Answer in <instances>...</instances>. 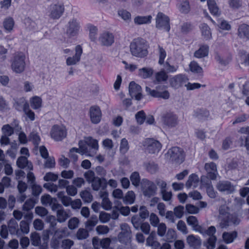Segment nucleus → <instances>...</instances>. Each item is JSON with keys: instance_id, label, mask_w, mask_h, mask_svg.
I'll list each match as a JSON object with an SVG mask.
<instances>
[{"instance_id": "f257e3e1", "label": "nucleus", "mask_w": 249, "mask_h": 249, "mask_svg": "<svg viewBox=\"0 0 249 249\" xmlns=\"http://www.w3.org/2000/svg\"><path fill=\"white\" fill-rule=\"evenodd\" d=\"M130 51L131 54L139 58H143L148 54L147 45L146 41L141 38L133 39L130 44Z\"/></svg>"}, {"instance_id": "f03ea898", "label": "nucleus", "mask_w": 249, "mask_h": 249, "mask_svg": "<svg viewBox=\"0 0 249 249\" xmlns=\"http://www.w3.org/2000/svg\"><path fill=\"white\" fill-rule=\"evenodd\" d=\"M25 56L21 53H16L12 61L11 68L16 73H22L25 69Z\"/></svg>"}, {"instance_id": "7ed1b4c3", "label": "nucleus", "mask_w": 249, "mask_h": 249, "mask_svg": "<svg viewBox=\"0 0 249 249\" xmlns=\"http://www.w3.org/2000/svg\"><path fill=\"white\" fill-rule=\"evenodd\" d=\"M155 27L160 30L167 32L170 30V18L165 14L159 12L155 16Z\"/></svg>"}, {"instance_id": "20e7f679", "label": "nucleus", "mask_w": 249, "mask_h": 249, "mask_svg": "<svg viewBox=\"0 0 249 249\" xmlns=\"http://www.w3.org/2000/svg\"><path fill=\"white\" fill-rule=\"evenodd\" d=\"M81 143L86 148L87 153L86 156L89 157L94 156L98 149V143L97 140L93 139L91 137L84 138L81 140Z\"/></svg>"}, {"instance_id": "39448f33", "label": "nucleus", "mask_w": 249, "mask_h": 249, "mask_svg": "<svg viewBox=\"0 0 249 249\" xmlns=\"http://www.w3.org/2000/svg\"><path fill=\"white\" fill-rule=\"evenodd\" d=\"M167 155L170 160L177 164H180L185 159L184 151L178 147H173L168 150Z\"/></svg>"}, {"instance_id": "423d86ee", "label": "nucleus", "mask_w": 249, "mask_h": 249, "mask_svg": "<svg viewBox=\"0 0 249 249\" xmlns=\"http://www.w3.org/2000/svg\"><path fill=\"white\" fill-rule=\"evenodd\" d=\"M166 89L165 86H159L157 87L155 89H151L148 87H146L145 91L148 95L153 97L167 100L170 97V93Z\"/></svg>"}, {"instance_id": "0eeeda50", "label": "nucleus", "mask_w": 249, "mask_h": 249, "mask_svg": "<svg viewBox=\"0 0 249 249\" xmlns=\"http://www.w3.org/2000/svg\"><path fill=\"white\" fill-rule=\"evenodd\" d=\"M65 11L64 4L61 2L53 3L50 6L49 17L53 19L59 18Z\"/></svg>"}, {"instance_id": "6e6552de", "label": "nucleus", "mask_w": 249, "mask_h": 249, "mask_svg": "<svg viewBox=\"0 0 249 249\" xmlns=\"http://www.w3.org/2000/svg\"><path fill=\"white\" fill-rule=\"evenodd\" d=\"M51 137L56 141H60L67 136V129L63 125H54L51 130Z\"/></svg>"}, {"instance_id": "1a4fd4ad", "label": "nucleus", "mask_w": 249, "mask_h": 249, "mask_svg": "<svg viewBox=\"0 0 249 249\" xmlns=\"http://www.w3.org/2000/svg\"><path fill=\"white\" fill-rule=\"evenodd\" d=\"M144 146L148 153L156 154L160 150L162 145L158 141L153 139H147L144 142Z\"/></svg>"}, {"instance_id": "9d476101", "label": "nucleus", "mask_w": 249, "mask_h": 249, "mask_svg": "<svg viewBox=\"0 0 249 249\" xmlns=\"http://www.w3.org/2000/svg\"><path fill=\"white\" fill-rule=\"evenodd\" d=\"M188 78L185 75L179 74L170 78L169 83L170 86L177 89L187 83Z\"/></svg>"}, {"instance_id": "9b49d317", "label": "nucleus", "mask_w": 249, "mask_h": 249, "mask_svg": "<svg viewBox=\"0 0 249 249\" xmlns=\"http://www.w3.org/2000/svg\"><path fill=\"white\" fill-rule=\"evenodd\" d=\"M98 41L102 46H110L114 42V36L109 31H104L100 34Z\"/></svg>"}, {"instance_id": "f8f14e48", "label": "nucleus", "mask_w": 249, "mask_h": 249, "mask_svg": "<svg viewBox=\"0 0 249 249\" xmlns=\"http://www.w3.org/2000/svg\"><path fill=\"white\" fill-rule=\"evenodd\" d=\"M163 123L168 127H174L178 124L177 116L171 112H166L161 117Z\"/></svg>"}, {"instance_id": "ddd939ff", "label": "nucleus", "mask_w": 249, "mask_h": 249, "mask_svg": "<svg viewBox=\"0 0 249 249\" xmlns=\"http://www.w3.org/2000/svg\"><path fill=\"white\" fill-rule=\"evenodd\" d=\"M80 28L79 22L76 19L72 18L68 23L66 34L69 36H74L78 34Z\"/></svg>"}, {"instance_id": "4468645a", "label": "nucleus", "mask_w": 249, "mask_h": 249, "mask_svg": "<svg viewBox=\"0 0 249 249\" xmlns=\"http://www.w3.org/2000/svg\"><path fill=\"white\" fill-rule=\"evenodd\" d=\"M75 52L74 55L69 56L66 59V64L68 66L75 65L80 61L82 53V47L80 45L76 46Z\"/></svg>"}, {"instance_id": "2eb2a0df", "label": "nucleus", "mask_w": 249, "mask_h": 249, "mask_svg": "<svg viewBox=\"0 0 249 249\" xmlns=\"http://www.w3.org/2000/svg\"><path fill=\"white\" fill-rule=\"evenodd\" d=\"M228 207L226 206H221L219 208V215L218 220L220 221L219 225L221 228H224L228 226L229 214L228 212Z\"/></svg>"}, {"instance_id": "dca6fc26", "label": "nucleus", "mask_w": 249, "mask_h": 249, "mask_svg": "<svg viewBox=\"0 0 249 249\" xmlns=\"http://www.w3.org/2000/svg\"><path fill=\"white\" fill-rule=\"evenodd\" d=\"M142 88L135 82L132 81L129 85V92L132 97H134L136 100H140L142 97Z\"/></svg>"}, {"instance_id": "f3484780", "label": "nucleus", "mask_w": 249, "mask_h": 249, "mask_svg": "<svg viewBox=\"0 0 249 249\" xmlns=\"http://www.w3.org/2000/svg\"><path fill=\"white\" fill-rule=\"evenodd\" d=\"M89 115L92 123L97 124L100 122L102 117V112L98 106H91L89 109Z\"/></svg>"}, {"instance_id": "a211bd4d", "label": "nucleus", "mask_w": 249, "mask_h": 249, "mask_svg": "<svg viewBox=\"0 0 249 249\" xmlns=\"http://www.w3.org/2000/svg\"><path fill=\"white\" fill-rule=\"evenodd\" d=\"M157 188L155 184L149 180H146L144 182V186L143 188V194L144 196L150 197L154 196L157 192Z\"/></svg>"}, {"instance_id": "6ab92c4d", "label": "nucleus", "mask_w": 249, "mask_h": 249, "mask_svg": "<svg viewBox=\"0 0 249 249\" xmlns=\"http://www.w3.org/2000/svg\"><path fill=\"white\" fill-rule=\"evenodd\" d=\"M122 231L118 234V239L121 242L128 241L130 238L131 231L129 226L124 223L120 225Z\"/></svg>"}, {"instance_id": "aec40b11", "label": "nucleus", "mask_w": 249, "mask_h": 249, "mask_svg": "<svg viewBox=\"0 0 249 249\" xmlns=\"http://www.w3.org/2000/svg\"><path fill=\"white\" fill-rule=\"evenodd\" d=\"M216 189L221 192L231 193L234 190L233 186L228 181L222 180L217 182L216 185Z\"/></svg>"}, {"instance_id": "412c9836", "label": "nucleus", "mask_w": 249, "mask_h": 249, "mask_svg": "<svg viewBox=\"0 0 249 249\" xmlns=\"http://www.w3.org/2000/svg\"><path fill=\"white\" fill-rule=\"evenodd\" d=\"M92 189L95 191H99L101 188L104 190L107 186V180L104 178L96 177L91 183Z\"/></svg>"}, {"instance_id": "4be33fe9", "label": "nucleus", "mask_w": 249, "mask_h": 249, "mask_svg": "<svg viewBox=\"0 0 249 249\" xmlns=\"http://www.w3.org/2000/svg\"><path fill=\"white\" fill-rule=\"evenodd\" d=\"M205 169L207 173V175L211 179H216L218 173L215 163L213 162L207 163L205 165Z\"/></svg>"}, {"instance_id": "5701e85b", "label": "nucleus", "mask_w": 249, "mask_h": 249, "mask_svg": "<svg viewBox=\"0 0 249 249\" xmlns=\"http://www.w3.org/2000/svg\"><path fill=\"white\" fill-rule=\"evenodd\" d=\"M99 196L102 199L101 205L103 208L107 211L110 210L112 208V203L108 197V193L104 190L101 191L99 193Z\"/></svg>"}, {"instance_id": "b1692460", "label": "nucleus", "mask_w": 249, "mask_h": 249, "mask_svg": "<svg viewBox=\"0 0 249 249\" xmlns=\"http://www.w3.org/2000/svg\"><path fill=\"white\" fill-rule=\"evenodd\" d=\"M154 71L152 67H144L140 68L138 71V75L143 79L150 78L154 74Z\"/></svg>"}, {"instance_id": "393cba45", "label": "nucleus", "mask_w": 249, "mask_h": 249, "mask_svg": "<svg viewBox=\"0 0 249 249\" xmlns=\"http://www.w3.org/2000/svg\"><path fill=\"white\" fill-rule=\"evenodd\" d=\"M7 227L9 232L12 235H16L18 236L20 235V232L18 228V222L14 218L10 219L7 223Z\"/></svg>"}, {"instance_id": "a878e982", "label": "nucleus", "mask_w": 249, "mask_h": 249, "mask_svg": "<svg viewBox=\"0 0 249 249\" xmlns=\"http://www.w3.org/2000/svg\"><path fill=\"white\" fill-rule=\"evenodd\" d=\"M186 221L194 231L199 232H203V228L199 225L198 221L196 216H188L186 219Z\"/></svg>"}, {"instance_id": "bb28decb", "label": "nucleus", "mask_w": 249, "mask_h": 249, "mask_svg": "<svg viewBox=\"0 0 249 249\" xmlns=\"http://www.w3.org/2000/svg\"><path fill=\"white\" fill-rule=\"evenodd\" d=\"M187 244L194 249H198L201 246L202 242L200 238L194 235H189L186 238Z\"/></svg>"}, {"instance_id": "cd10ccee", "label": "nucleus", "mask_w": 249, "mask_h": 249, "mask_svg": "<svg viewBox=\"0 0 249 249\" xmlns=\"http://www.w3.org/2000/svg\"><path fill=\"white\" fill-rule=\"evenodd\" d=\"M152 17L148 16H137L133 19L134 23L136 25L148 24L151 22Z\"/></svg>"}, {"instance_id": "c85d7f7f", "label": "nucleus", "mask_w": 249, "mask_h": 249, "mask_svg": "<svg viewBox=\"0 0 249 249\" xmlns=\"http://www.w3.org/2000/svg\"><path fill=\"white\" fill-rule=\"evenodd\" d=\"M238 36L243 39L249 40V25L243 24L238 29Z\"/></svg>"}, {"instance_id": "c756f323", "label": "nucleus", "mask_w": 249, "mask_h": 249, "mask_svg": "<svg viewBox=\"0 0 249 249\" xmlns=\"http://www.w3.org/2000/svg\"><path fill=\"white\" fill-rule=\"evenodd\" d=\"M199 182V178L197 175L192 174L190 175L187 180L185 185L188 189L191 188H195L198 185Z\"/></svg>"}, {"instance_id": "7c9ffc66", "label": "nucleus", "mask_w": 249, "mask_h": 249, "mask_svg": "<svg viewBox=\"0 0 249 249\" xmlns=\"http://www.w3.org/2000/svg\"><path fill=\"white\" fill-rule=\"evenodd\" d=\"M237 237V232L235 231L231 232L225 231L222 234V240L227 244L232 243Z\"/></svg>"}, {"instance_id": "2f4dec72", "label": "nucleus", "mask_w": 249, "mask_h": 249, "mask_svg": "<svg viewBox=\"0 0 249 249\" xmlns=\"http://www.w3.org/2000/svg\"><path fill=\"white\" fill-rule=\"evenodd\" d=\"M209 47L208 45H202L194 53V56L197 58H201L208 55Z\"/></svg>"}, {"instance_id": "473e14b6", "label": "nucleus", "mask_w": 249, "mask_h": 249, "mask_svg": "<svg viewBox=\"0 0 249 249\" xmlns=\"http://www.w3.org/2000/svg\"><path fill=\"white\" fill-rule=\"evenodd\" d=\"M17 166L21 169L27 167V168L30 170L33 168L32 163L29 161L26 157L21 156L19 157L17 161Z\"/></svg>"}, {"instance_id": "72a5a7b5", "label": "nucleus", "mask_w": 249, "mask_h": 249, "mask_svg": "<svg viewBox=\"0 0 249 249\" xmlns=\"http://www.w3.org/2000/svg\"><path fill=\"white\" fill-rule=\"evenodd\" d=\"M201 36L205 40H210L212 37V32L210 28L206 24L202 23L200 25Z\"/></svg>"}, {"instance_id": "f704fd0d", "label": "nucleus", "mask_w": 249, "mask_h": 249, "mask_svg": "<svg viewBox=\"0 0 249 249\" xmlns=\"http://www.w3.org/2000/svg\"><path fill=\"white\" fill-rule=\"evenodd\" d=\"M70 216L69 213L63 208L58 209L56 212L57 221L59 223L65 222Z\"/></svg>"}, {"instance_id": "c9c22d12", "label": "nucleus", "mask_w": 249, "mask_h": 249, "mask_svg": "<svg viewBox=\"0 0 249 249\" xmlns=\"http://www.w3.org/2000/svg\"><path fill=\"white\" fill-rule=\"evenodd\" d=\"M145 169L151 174H155L159 170L158 164L154 161H147L143 163Z\"/></svg>"}, {"instance_id": "e433bc0d", "label": "nucleus", "mask_w": 249, "mask_h": 249, "mask_svg": "<svg viewBox=\"0 0 249 249\" xmlns=\"http://www.w3.org/2000/svg\"><path fill=\"white\" fill-rule=\"evenodd\" d=\"M207 4L211 14L216 16L220 15V12L215 0H208Z\"/></svg>"}, {"instance_id": "4c0bfd02", "label": "nucleus", "mask_w": 249, "mask_h": 249, "mask_svg": "<svg viewBox=\"0 0 249 249\" xmlns=\"http://www.w3.org/2000/svg\"><path fill=\"white\" fill-rule=\"evenodd\" d=\"M117 15L123 20L126 22H129L131 20V14L126 9H119L117 11Z\"/></svg>"}, {"instance_id": "58836bf2", "label": "nucleus", "mask_w": 249, "mask_h": 249, "mask_svg": "<svg viewBox=\"0 0 249 249\" xmlns=\"http://www.w3.org/2000/svg\"><path fill=\"white\" fill-rule=\"evenodd\" d=\"M156 234L154 231H152L146 240V245L148 246L157 247L160 243L156 240Z\"/></svg>"}, {"instance_id": "ea45409f", "label": "nucleus", "mask_w": 249, "mask_h": 249, "mask_svg": "<svg viewBox=\"0 0 249 249\" xmlns=\"http://www.w3.org/2000/svg\"><path fill=\"white\" fill-rule=\"evenodd\" d=\"M155 78L158 83H161L166 82L168 79V75L167 72L162 69L155 73Z\"/></svg>"}, {"instance_id": "a19ab883", "label": "nucleus", "mask_w": 249, "mask_h": 249, "mask_svg": "<svg viewBox=\"0 0 249 249\" xmlns=\"http://www.w3.org/2000/svg\"><path fill=\"white\" fill-rule=\"evenodd\" d=\"M218 31L220 33L223 34L225 31H229L231 29V25L226 20H220L218 24Z\"/></svg>"}, {"instance_id": "79ce46f5", "label": "nucleus", "mask_w": 249, "mask_h": 249, "mask_svg": "<svg viewBox=\"0 0 249 249\" xmlns=\"http://www.w3.org/2000/svg\"><path fill=\"white\" fill-rule=\"evenodd\" d=\"M30 102L31 107L34 109L40 108L42 106V99L37 96H34L30 99Z\"/></svg>"}, {"instance_id": "37998d69", "label": "nucleus", "mask_w": 249, "mask_h": 249, "mask_svg": "<svg viewBox=\"0 0 249 249\" xmlns=\"http://www.w3.org/2000/svg\"><path fill=\"white\" fill-rule=\"evenodd\" d=\"M29 105L25 98H20L15 101L14 107L17 110H20L23 108L24 110L28 107Z\"/></svg>"}, {"instance_id": "c03bdc74", "label": "nucleus", "mask_w": 249, "mask_h": 249, "mask_svg": "<svg viewBox=\"0 0 249 249\" xmlns=\"http://www.w3.org/2000/svg\"><path fill=\"white\" fill-rule=\"evenodd\" d=\"M123 199L124 202L126 204H133L135 199L134 193L132 191H128Z\"/></svg>"}, {"instance_id": "a18cd8bd", "label": "nucleus", "mask_w": 249, "mask_h": 249, "mask_svg": "<svg viewBox=\"0 0 249 249\" xmlns=\"http://www.w3.org/2000/svg\"><path fill=\"white\" fill-rule=\"evenodd\" d=\"M217 241L216 236H211L204 243V245L208 249H214Z\"/></svg>"}, {"instance_id": "49530a36", "label": "nucleus", "mask_w": 249, "mask_h": 249, "mask_svg": "<svg viewBox=\"0 0 249 249\" xmlns=\"http://www.w3.org/2000/svg\"><path fill=\"white\" fill-rule=\"evenodd\" d=\"M89 232L87 229L84 228L79 229L75 234L78 240H81L87 239L89 237Z\"/></svg>"}, {"instance_id": "de8ad7c7", "label": "nucleus", "mask_w": 249, "mask_h": 249, "mask_svg": "<svg viewBox=\"0 0 249 249\" xmlns=\"http://www.w3.org/2000/svg\"><path fill=\"white\" fill-rule=\"evenodd\" d=\"M98 222L97 217L95 215L92 216L85 223V227L86 228L91 230L92 228L96 226Z\"/></svg>"}, {"instance_id": "09e8293b", "label": "nucleus", "mask_w": 249, "mask_h": 249, "mask_svg": "<svg viewBox=\"0 0 249 249\" xmlns=\"http://www.w3.org/2000/svg\"><path fill=\"white\" fill-rule=\"evenodd\" d=\"M214 58L216 60L219 62V63L223 66L228 65L231 61L230 58L223 57L217 53H215Z\"/></svg>"}, {"instance_id": "8fccbe9b", "label": "nucleus", "mask_w": 249, "mask_h": 249, "mask_svg": "<svg viewBox=\"0 0 249 249\" xmlns=\"http://www.w3.org/2000/svg\"><path fill=\"white\" fill-rule=\"evenodd\" d=\"M179 11L183 14H188L190 11V6L188 0L182 1L179 7Z\"/></svg>"}, {"instance_id": "3c124183", "label": "nucleus", "mask_w": 249, "mask_h": 249, "mask_svg": "<svg viewBox=\"0 0 249 249\" xmlns=\"http://www.w3.org/2000/svg\"><path fill=\"white\" fill-rule=\"evenodd\" d=\"M80 221L78 218L73 217L69 219L68 222V227L71 230H74L78 228Z\"/></svg>"}, {"instance_id": "603ef678", "label": "nucleus", "mask_w": 249, "mask_h": 249, "mask_svg": "<svg viewBox=\"0 0 249 249\" xmlns=\"http://www.w3.org/2000/svg\"><path fill=\"white\" fill-rule=\"evenodd\" d=\"M229 6L232 9L237 10L242 7L241 0H228Z\"/></svg>"}, {"instance_id": "864d4df0", "label": "nucleus", "mask_w": 249, "mask_h": 249, "mask_svg": "<svg viewBox=\"0 0 249 249\" xmlns=\"http://www.w3.org/2000/svg\"><path fill=\"white\" fill-rule=\"evenodd\" d=\"M14 26V21L12 18L9 17L8 18H6L4 20L3 26L5 29L8 31V32H10L13 30Z\"/></svg>"}, {"instance_id": "5fc2aeb1", "label": "nucleus", "mask_w": 249, "mask_h": 249, "mask_svg": "<svg viewBox=\"0 0 249 249\" xmlns=\"http://www.w3.org/2000/svg\"><path fill=\"white\" fill-rule=\"evenodd\" d=\"M156 227H157V234L159 236H165L167 231V227L164 223H160Z\"/></svg>"}, {"instance_id": "6e6d98bb", "label": "nucleus", "mask_w": 249, "mask_h": 249, "mask_svg": "<svg viewBox=\"0 0 249 249\" xmlns=\"http://www.w3.org/2000/svg\"><path fill=\"white\" fill-rule=\"evenodd\" d=\"M158 53H159V64L160 65H163L164 62V59L166 57V52L165 50L161 46H158Z\"/></svg>"}, {"instance_id": "4d7b16f0", "label": "nucleus", "mask_w": 249, "mask_h": 249, "mask_svg": "<svg viewBox=\"0 0 249 249\" xmlns=\"http://www.w3.org/2000/svg\"><path fill=\"white\" fill-rule=\"evenodd\" d=\"M32 244L34 246H38L41 243V238L39 233L34 232L31 234Z\"/></svg>"}, {"instance_id": "13d9d810", "label": "nucleus", "mask_w": 249, "mask_h": 249, "mask_svg": "<svg viewBox=\"0 0 249 249\" xmlns=\"http://www.w3.org/2000/svg\"><path fill=\"white\" fill-rule=\"evenodd\" d=\"M19 227L20 232H21L22 233L26 234L29 233L30 231L29 224L26 221H21L19 223Z\"/></svg>"}, {"instance_id": "bf43d9fd", "label": "nucleus", "mask_w": 249, "mask_h": 249, "mask_svg": "<svg viewBox=\"0 0 249 249\" xmlns=\"http://www.w3.org/2000/svg\"><path fill=\"white\" fill-rule=\"evenodd\" d=\"M129 148V146L127 140L125 138L122 139L120 146V152L123 154H125L128 151Z\"/></svg>"}, {"instance_id": "052dcab7", "label": "nucleus", "mask_w": 249, "mask_h": 249, "mask_svg": "<svg viewBox=\"0 0 249 249\" xmlns=\"http://www.w3.org/2000/svg\"><path fill=\"white\" fill-rule=\"evenodd\" d=\"M89 30V37L91 41H95L96 39V35L98 32L97 27L93 25H90L88 27Z\"/></svg>"}, {"instance_id": "680f3d73", "label": "nucleus", "mask_w": 249, "mask_h": 249, "mask_svg": "<svg viewBox=\"0 0 249 249\" xmlns=\"http://www.w3.org/2000/svg\"><path fill=\"white\" fill-rule=\"evenodd\" d=\"M80 196L86 202H90L92 200V196L89 192L84 190L80 192Z\"/></svg>"}, {"instance_id": "e2e57ef3", "label": "nucleus", "mask_w": 249, "mask_h": 249, "mask_svg": "<svg viewBox=\"0 0 249 249\" xmlns=\"http://www.w3.org/2000/svg\"><path fill=\"white\" fill-rule=\"evenodd\" d=\"M99 219L102 223H107L111 219V215L105 212H101L99 213Z\"/></svg>"}, {"instance_id": "0e129e2a", "label": "nucleus", "mask_w": 249, "mask_h": 249, "mask_svg": "<svg viewBox=\"0 0 249 249\" xmlns=\"http://www.w3.org/2000/svg\"><path fill=\"white\" fill-rule=\"evenodd\" d=\"M53 201H54V198L52 197L48 194L44 195L41 197V202L43 205H50L52 203Z\"/></svg>"}, {"instance_id": "69168bd1", "label": "nucleus", "mask_w": 249, "mask_h": 249, "mask_svg": "<svg viewBox=\"0 0 249 249\" xmlns=\"http://www.w3.org/2000/svg\"><path fill=\"white\" fill-rule=\"evenodd\" d=\"M1 131L2 135L8 137L11 136L14 133L13 128L8 124L4 125L2 127Z\"/></svg>"}, {"instance_id": "338daca9", "label": "nucleus", "mask_w": 249, "mask_h": 249, "mask_svg": "<svg viewBox=\"0 0 249 249\" xmlns=\"http://www.w3.org/2000/svg\"><path fill=\"white\" fill-rule=\"evenodd\" d=\"M185 210L190 214H196L199 212V208L198 207L190 204L186 205Z\"/></svg>"}, {"instance_id": "774afa93", "label": "nucleus", "mask_w": 249, "mask_h": 249, "mask_svg": "<svg viewBox=\"0 0 249 249\" xmlns=\"http://www.w3.org/2000/svg\"><path fill=\"white\" fill-rule=\"evenodd\" d=\"M35 204V203L33 199H28L23 205L22 209L23 211H28L34 208Z\"/></svg>"}]
</instances>
